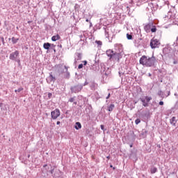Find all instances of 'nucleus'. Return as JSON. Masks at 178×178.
<instances>
[{"label":"nucleus","mask_w":178,"mask_h":178,"mask_svg":"<svg viewBox=\"0 0 178 178\" xmlns=\"http://www.w3.org/2000/svg\"><path fill=\"white\" fill-rule=\"evenodd\" d=\"M115 51L108 49L106 51V54L111 62L120 63V59L123 58V47H122V44H115Z\"/></svg>","instance_id":"1"},{"label":"nucleus","mask_w":178,"mask_h":178,"mask_svg":"<svg viewBox=\"0 0 178 178\" xmlns=\"http://www.w3.org/2000/svg\"><path fill=\"white\" fill-rule=\"evenodd\" d=\"M156 62V58L152 55V57H148L147 56H142V57L139 60L140 65H143V66H145L146 67H152V66L155 65Z\"/></svg>","instance_id":"2"},{"label":"nucleus","mask_w":178,"mask_h":178,"mask_svg":"<svg viewBox=\"0 0 178 178\" xmlns=\"http://www.w3.org/2000/svg\"><path fill=\"white\" fill-rule=\"evenodd\" d=\"M69 67L65 65L64 69L62 67H59L58 70V72L59 75L60 76L61 74L63 75V78L66 79L67 80H69L70 79V72H69Z\"/></svg>","instance_id":"3"},{"label":"nucleus","mask_w":178,"mask_h":178,"mask_svg":"<svg viewBox=\"0 0 178 178\" xmlns=\"http://www.w3.org/2000/svg\"><path fill=\"white\" fill-rule=\"evenodd\" d=\"M144 30L147 33H156V26L154 25L153 21H150L144 26Z\"/></svg>","instance_id":"4"},{"label":"nucleus","mask_w":178,"mask_h":178,"mask_svg":"<svg viewBox=\"0 0 178 178\" xmlns=\"http://www.w3.org/2000/svg\"><path fill=\"white\" fill-rule=\"evenodd\" d=\"M83 87H84V85H83V83H78L76 85L71 86L70 91L72 94H79V92H81Z\"/></svg>","instance_id":"5"},{"label":"nucleus","mask_w":178,"mask_h":178,"mask_svg":"<svg viewBox=\"0 0 178 178\" xmlns=\"http://www.w3.org/2000/svg\"><path fill=\"white\" fill-rule=\"evenodd\" d=\"M139 100L141 101L143 106H145V108H147V106H149V102L150 101H152V97L145 96L143 97H140Z\"/></svg>","instance_id":"6"},{"label":"nucleus","mask_w":178,"mask_h":178,"mask_svg":"<svg viewBox=\"0 0 178 178\" xmlns=\"http://www.w3.org/2000/svg\"><path fill=\"white\" fill-rule=\"evenodd\" d=\"M59 116H60V110H59V108H56L54 111L51 112V117L53 120H56Z\"/></svg>","instance_id":"7"},{"label":"nucleus","mask_w":178,"mask_h":178,"mask_svg":"<svg viewBox=\"0 0 178 178\" xmlns=\"http://www.w3.org/2000/svg\"><path fill=\"white\" fill-rule=\"evenodd\" d=\"M159 40L157 39L155 40H152L150 42V47L152 49H155V48H158V47H159Z\"/></svg>","instance_id":"8"},{"label":"nucleus","mask_w":178,"mask_h":178,"mask_svg":"<svg viewBox=\"0 0 178 178\" xmlns=\"http://www.w3.org/2000/svg\"><path fill=\"white\" fill-rule=\"evenodd\" d=\"M19 51L16 50L15 51L11 53L9 56L10 60H16L19 57Z\"/></svg>","instance_id":"9"},{"label":"nucleus","mask_w":178,"mask_h":178,"mask_svg":"<svg viewBox=\"0 0 178 178\" xmlns=\"http://www.w3.org/2000/svg\"><path fill=\"white\" fill-rule=\"evenodd\" d=\"M47 81L49 84H51V83H55V81H56V78L54 76L52 72L49 73V76L47 78Z\"/></svg>","instance_id":"10"},{"label":"nucleus","mask_w":178,"mask_h":178,"mask_svg":"<svg viewBox=\"0 0 178 178\" xmlns=\"http://www.w3.org/2000/svg\"><path fill=\"white\" fill-rule=\"evenodd\" d=\"M147 136H148V129H143L140 134V137L141 138H147Z\"/></svg>","instance_id":"11"},{"label":"nucleus","mask_w":178,"mask_h":178,"mask_svg":"<svg viewBox=\"0 0 178 178\" xmlns=\"http://www.w3.org/2000/svg\"><path fill=\"white\" fill-rule=\"evenodd\" d=\"M76 58L74 59V63H77V60H81L83 58V54L81 53H76L75 54Z\"/></svg>","instance_id":"12"},{"label":"nucleus","mask_w":178,"mask_h":178,"mask_svg":"<svg viewBox=\"0 0 178 178\" xmlns=\"http://www.w3.org/2000/svg\"><path fill=\"white\" fill-rule=\"evenodd\" d=\"M170 124H172V126H174L175 127H176V124L177 123V119H176V117H172L170 120Z\"/></svg>","instance_id":"13"},{"label":"nucleus","mask_w":178,"mask_h":178,"mask_svg":"<svg viewBox=\"0 0 178 178\" xmlns=\"http://www.w3.org/2000/svg\"><path fill=\"white\" fill-rule=\"evenodd\" d=\"M90 70H94L95 72L99 70V67L98 66V64H97V63H95V64L91 65Z\"/></svg>","instance_id":"14"},{"label":"nucleus","mask_w":178,"mask_h":178,"mask_svg":"<svg viewBox=\"0 0 178 178\" xmlns=\"http://www.w3.org/2000/svg\"><path fill=\"white\" fill-rule=\"evenodd\" d=\"M10 40H11L13 45L17 44V42H19V38H18L13 37L12 38H8L9 41H10Z\"/></svg>","instance_id":"15"},{"label":"nucleus","mask_w":178,"mask_h":178,"mask_svg":"<svg viewBox=\"0 0 178 178\" xmlns=\"http://www.w3.org/2000/svg\"><path fill=\"white\" fill-rule=\"evenodd\" d=\"M44 49H47V51H49L51 49V43L49 42H45L43 44Z\"/></svg>","instance_id":"16"},{"label":"nucleus","mask_w":178,"mask_h":178,"mask_svg":"<svg viewBox=\"0 0 178 178\" xmlns=\"http://www.w3.org/2000/svg\"><path fill=\"white\" fill-rule=\"evenodd\" d=\"M106 109L108 112H112L113 111V109H115V104H111L108 105Z\"/></svg>","instance_id":"17"},{"label":"nucleus","mask_w":178,"mask_h":178,"mask_svg":"<svg viewBox=\"0 0 178 178\" xmlns=\"http://www.w3.org/2000/svg\"><path fill=\"white\" fill-rule=\"evenodd\" d=\"M156 172H158V168L156 167L152 166L150 168V173L152 175L156 173Z\"/></svg>","instance_id":"18"},{"label":"nucleus","mask_w":178,"mask_h":178,"mask_svg":"<svg viewBox=\"0 0 178 178\" xmlns=\"http://www.w3.org/2000/svg\"><path fill=\"white\" fill-rule=\"evenodd\" d=\"M58 40H60V36L58 34L51 37V41L55 42V41H58Z\"/></svg>","instance_id":"19"},{"label":"nucleus","mask_w":178,"mask_h":178,"mask_svg":"<svg viewBox=\"0 0 178 178\" xmlns=\"http://www.w3.org/2000/svg\"><path fill=\"white\" fill-rule=\"evenodd\" d=\"M157 95H159V97H161V98L163 99V98H165V92H163L162 90H159L157 92Z\"/></svg>","instance_id":"20"},{"label":"nucleus","mask_w":178,"mask_h":178,"mask_svg":"<svg viewBox=\"0 0 178 178\" xmlns=\"http://www.w3.org/2000/svg\"><path fill=\"white\" fill-rule=\"evenodd\" d=\"M74 129H76V130H80V129H81V123L76 122L74 125Z\"/></svg>","instance_id":"21"},{"label":"nucleus","mask_w":178,"mask_h":178,"mask_svg":"<svg viewBox=\"0 0 178 178\" xmlns=\"http://www.w3.org/2000/svg\"><path fill=\"white\" fill-rule=\"evenodd\" d=\"M103 30H104L106 38H108V40H109V32H108V30L106 29V27H104Z\"/></svg>","instance_id":"22"},{"label":"nucleus","mask_w":178,"mask_h":178,"mask_svg":"<svg viewBox=\"0 0 178 178\" xmlns=\"http://www.w3.org/2000/svg\"><path fill=\"white\" fill-rule=\"evenodd\" d=\"M95 88H97V83L92 82L90 84V90H95Z\"/></svg>","instance_id":"23"},{"label":"nucleus","mask_w":178,"mask_h":178,"mask_svg":"<svg viewBox=\"0 0 178 178\" xmlns=\"http://www.w3.org/2000/svg\"><path fill=\"white\" fill-rule=\"evenodd\" d=\"M164 95L166 98L170 95V90H166L165 92H164Z\"/></svg>","instance_id":"24"},{"label":"nucleus","mask_w":178,"mask_h":178,"mask_svg":"<svg viewBox=\"0 0 178 178\" xmlns=\"http://www.w3.org/2000/svg\"><path fill=\"white\" fill-rule=\"evenodd\" d=\"M147 9H151V10H154V3H149L148 4Z\"/></svg>","instance_id":"25"},{"label":"nucleus","mask_w":178,"mask_h":178,"mask_svg":"<svg viewBox=\"0 0 178 178\" xmlns=\"http://www.w3.org/2000/svg\"><path fill=\"white\" fill-rule=\"evenodd\" d=\"M76 101V96H74L73 97H71L69 99L68 102H74Z\"/></svg>","instance_id":"26"},{"label":"nucleus","mask_w":178,"mask_h":178,"mask_svg":"<svg viewBox=\"0 0 178 178\" xmlns=\"http://www.w3.org/2000/svg\"><path fill=\"white\" fill-rule=\"evenodd\" d=\"M127 40H133V35L127 33Z\"/></svg>","instance_id":"27"},{"label":"nucleus","mask_w":178,"mask_h":178,"mask_svg":"<svg viewBox=\"0 0 178 178\" xmlns=\"http://www.w3.org/2000/svg\"><path fill=\"white\" fill-rule=\"evenodd\" d=\"M135 123H136V124H140V123H141V120H140V118H137L135 120Z\"/></svg>","instance_id":"28"},{"label":"nucleus","mask_w":178,"mask_h":178,"mask_svg":"<svg viewBox=\"0 0 178 178\" xmlns=\"http://www.w3.org/2000/svg\"><path fill=\"white\" fill-rule=\"evenodd\" d=\"M169 15H172V12L169 11L168 15H165V17H167V19H170V17H172V15H170L169 17Z\"/></svg>","instance_id":"29"},{"label":"nucleus","mask_w":178,"mask_h":178,"mask_svg":"<svg viewBox=\"0 0 178 178\" xmlns=\"http://www.w3.org/2000/svg\"><path fill=\"white\" fill-rule=\"evenodd\" d=\"M22 91H23V88H19L18 89H17V90H15V92H22Z\"/></svg>","instance_id":"30"},{"label":"nucleus","mask_w":178,"mask_h":178,"mask_svg":"<svg viewBox=\"0 0 178 178\" xmlns=\"http://www.w3.org/2000/svg\"><path fill=\"white\" fill-rule=\"evenodd\" d=\"M118 73H119L120 77H121V79H123V76H123V74H124V72H122L120 71Z\"/></svg>","instance_id":"31"},{"label":"nucleus","mask_w":178,"mask_h":178,"mask_svg":"<svg viewBox=\"0 0 178 178\" xmlns=\"http://www.w3.org/2000/svg\"><path fill=\"white\" fill-rule=\"evenodd\" d=\"M131 136L133 137V138H136V134H134V131H131Z\"/></svg>","instance_id":"32"},{"label":"nucleus","mask_w":178,"mask_h":178,"mask_svg":"<svg viewBox=\"0 0 178 178\" xmlns=\"http://www.w3.org/2000/svg\"><path fill=\"white\" fill-rule=\"evenodd\" d=\"M96 44H97V45H102V42L100 40H97Z\"/></svg>","instance_id":"33"},{"label":"nucleus","mask_w":178,"mask_h":178,"mask_svg":"<svg viewBox=\"0 0 178 178\" xmlns=\"http://www.w3.org/2000/svg\"><path fill=\"white\" fill-rule=\"evenodd\" d=\"M0 38L1 40V42H2L3 45H5V39L3 38V37H1Z\"/></svg>","instance_id":"34"},{"label":"nucleus","mask_w":178,"mask_h":178,"mask_svg":"<svg viewBox=\"0 0 178 178\" xmlns=\"http://www.w3.org/2000/svg\"><path fill=\"white\" fill-rule=\"evenodd\" d=\"M101 129L105 131V126L104 124L100 125Z\"/></svg>","instance_id":"35"},{"label":"nucleus","mask_w":178,"mask_h":178,"mask_svg":"<svg viewBox=\"0 0 178 178\" xmlns=\"http://www.w3.org/2000/svg\"><path fill=\"white\" fill-rule=\"evenodd\" d=\"M55 47H56V45H55V44H51L50 49H55Z\"/></svg>","instance_id":"36"},{"label":"nucleus","mask_w":178,"mask_h":178,"mask_svg":"<svg viewBox=\"0 0 178 178\" xmlns=\"http://www.w3.org/2000/svg\"><path fill=\"white\" fill-rule=\"evenodd\" d=\"M48 98H49V99H51V98H52V93H51V92L48 93Z\"/></svg>","instance_id":"37"},{"label":"nucleus","mask_w":178,"mask_h":178,"mask_svg":"<svg viewBox=\"0 0 178 178\" xmlns=\"http://www.w3.org/2000/svg\"><path fill=\"white\" fill-rule=\"evenodd\" d=\"M83 66H84V65L79 64V66H78V69H83Z\"/></svg>","instance_id":"38"},{"label":"nucleus","mask_w":178,"mask_h":178,"mask_svg":"<svg viewBox=\"0 0 178 178\" xmlns=\"http://www.w3.org/2000/svg\"><path fill=\"white\" fill-rule=\"evenodd\" d=\"M111 98V93H108L107 97H106V99H109Z\"/></svg>","instance_id":"39"},{"label":"nucleus","mask_w":178,"mask_h":178,"mask_svg":"<svg viewBox=\"0 0 178 178\" xmlns=\"http://www.w3.org/2000/svg\"><path fill=\"white\" fill-rule=\"evenodd\" d=\"M88 85V82L87 81H85L84 83H83V87Z\"/></svg>","instance_id":"40"},{"label":"nucleus","mask_w":178,"mask_h":178,"mask_svg":"<svg viewBox=\"0 0 178 178\" xmlns=\"http://www.w3.org/2000/svg\"><path fill=\"white\" fill-rule=\"evenodd\" d=\"M54 170H55V168H52V169L50 170V173H51V175H53Z\"/></svg>","instance_id":"41"},{"label":"nucleus","mask_w":178,"mask_h":178,"mask_svg":"<svg viewBox=\"0 0 178 178\" xmlns=\"http://www.w3.org/2000/svg\"><path fill=\"white\" fill-rule=\"evenodd\" d=\"M83 66H86L87 65L88 62H87V60H83Z\"/></svg>","instance_id":"42"},{"label":"nucleus","mask_w":178,"mask_h":178,"mask_svg":"<svg viewBox=\"0 0 178 178\" xmlns=\"http://www.w3.org/2000/svg\"><path fill=\"white\" fill-rule=\"evenodd\" d=\"M163 104H164L163 102L161 101L159 102V105L163 106Z\"/></svg>","instance_id":"43"},{"label":"nucleus","mask_w":178,"mask_h":178,"mask_svg":"<svg viewBox=\"0 0 178 178\" xmlns=\"http://www.w3.org/2000/svg\"><path fill=\"white\" fill-rule=\"evenodd\" d=\"M15 62H17V63H20V59H16Z\"/></svg>","instance_id":"44"},{"label":"nucleus","mask_w":178,"mask_h":178,"mask_svg":"<svg viewBox=\"0 0 178 178\" xmlns=\"http://www.w3.org/2000/svg\"><path fill=\"white\" fill-rule=\"evenodd\" d=\"M110 168H113V170H115L116 169V168L113 167V165H110Z\"/></svg>","instance_id":"45"},{"label":"nucleus","mask_w":178,"mask_h":178,"mask_svg":"<svg viewBox=\"0 0 178 178\" xmlns=\"http://www.w3.org/2000/svg\"><path fill=\"white\" fill-rule=\"evenodd\" d=\"M3 106V103H0V108H2Z\"/></svg>","instance_id":"46"},{"label":"nucleus","mask_w":178,"mask_h":178,"mask_svg":"<svg viewBox=\"0 0 178 178\" xmlns=\"http://www.w3.org/2000/svg\"><path fill=\"white\" fill-rule=\"evenodd\" d=\"M56 124H57V125L60 124V121H57Z\"/></svg>","instance_id":"47"},{"label":"nucleus","mask_w":178,"mask_h":178,"mask_svg":"<svg viewBox=\"0 0 178 178\" xmlns=\"http://www.w3.org/2000/svg\"><path fill=\"white\" fill-rule=\"evenodd\" d=\"M130 148H133V143L129 144Z\"/></svg>","instance_id":"48"},{"label":"nucleus","mask_w":178,"mask_h":178,"mask_svg":"<svg viewBox=\"0 0 178 178\" xmlns=\"http://www.w3.org/2000/svg\"><path fill=\"white\" fill-rule=\"evenodd\" d=\"M74 105H77V102L76 100L73 102Z\"/></svg>","instance_id":"49"},{"label":"nucleus","mask_w":178,"mask_h":178,"mask_svg":"<svg viewBox=\"0 0 178 178\" xmlns=\"http://www.w3.org/2000/svg\"><path fill=\"white\" fill-rule=\"evenodd\" d=\"M148 115H149V113H147L145 114V116H148Z\"/></svg>","instance_id":"50"},{"label":"nucleus","mask_w":178,"mask_h":178,"mask_svg":"<svg viewBox=\"0 0 178 178\" xmlns=\"http://www.w3.org/2000/svg\"><path fill=\"white\" fill-rule=\"evenodd\" d=\"M140 45H141V43H140V42L138 43V47H140Z\"/></svg>","instance_id":"51"},{"label":"nucleus","mask_w":178,"mask_h":178,"mask_svg":"<svg viewBox=\"0 0 178 178\" xmlns=\"http://www.w3.org/2000/svg\"><path fill=\"white\" fill-rule=\"evenodd\" d=\"M131 155H133V150H130Z\"/></svg>","instance_id":"52"},{"label":"nucleus","mask_w":178,"mask_h":178,"mask_svg":"<svg viewBox=\"0 0 178 178\" xmlns=\"http://www.w3.org/2000/svg\"><path fill=\"white\" fill-rule=\"evenodd\" d=\"M86 22H90V19H86Z\"/></svg>","instance_id":"53"},{"label":"nucleus","mask_w":178,"mask_h":178,"mask_svg":"<svg viewBox=\"0 0 178 178\" xmlns=\"http://www.w3.org/2000/svg\"><path fill=\"white\" fill-rule=\"evenodd\" d=\"M107 159H111V156H108L107 157Z\"/></svg>","instance_id":"54"},{"label":"nucleus","mask_w":178,"mask_h":178,"mask_svg":"<svg viewBox=\"0 0 178 178\" xmlns=\"http://www.w3.org/2000/svg\"><path fill=\"white\" fill-rule=\"evenodd\" d=\"M47 165L45 164V165H43V168H47Z\"/></svg>","instance_id":"55"},{"label":"nucleus","mask_w":178,"mask_h":178,"mask_svg":"<svg viewBox=\"0 0 178 178\" xmlns=\"http://www.w3.org/2000/svg\"><path fill=\"white\" fill-rule=\"evenodd\" d=\"M142 40H143L142 38H139V39H138V41H142Z\"/></svg>","instance_id":"56"},{"label":"nucleus","mask_w":178,"mask_h":178,"mask_svg":"<svg viewBox=\"0 0 178 178\" xmlns=\"http://www.w3.org/2000/svg\"><path fill=\"white\" fill-rule=\"evenodd\" d=\"M54 49V51L56 52V49Z\"/></svg>","instance_id":"57"},{"label":"nucleus","mask_w":178,"mask_h":178,"mask_svg":"<svg viewBox=\"0 0 178 178\" xmlns=\"http://www.w3.org/2000/svg\"><path fill=\"white\" fill-rule=\"evenodd\" d=\"M149 76H152L151 73H149Z\"/></svg>","instance_id":"58"},{"label":"nucleus","mask_w":178,"mask_h":178,"mask_svg":"<svg viewBox=\"0 0 178 178\" xmlns=\"http://www.w3.org/2000/svg\"><path fill=\"white\" fill-rule=\"evenodd\" d=\"M90 26H92V23L90 22Z\"/></svg>","instance_id":"59"},{"label":"nucleus","mask_w":178,"mask_h":178,"mask_svg":"<svg viewBox=\"0 0 178 178\" xmlns=\"http://www.w3.org/2000/svg\"><path fill=\"white\" fill-rule=\"evenodd\" d=\"M28 158H30V154H28Z\"/></svg>","instance_id":"60"},{"label":"nucleus","mask_w":178,"mask_h":178,"mask_svg":"<svg viewBox=\"0 0 178 178\" xmlns=\"http://www.w3.org/2000/svg\"><path fill=\"white\" fill-rule=\"evenodd\" d=\"M60 48H62V44L60 45Z\"/></svg>","instance_id":"61"},{"label":"nucleus","mask_w":178,"mask_h":178,"mask_svg":"<svg viewBox=\"0 0 178 178\" xmlns=\"http://www.w3.org/2000/svg\"><path fill=\"white\" fill-rule=\"evenodd\" d=\"M137 104V102H134V104Z\"/></svg>","instance_id":"62"},{"label":"nucleus","mask_w":178,"mask_h":178,"mask_svg":"<svg viewBox=\"0 0 178 178\" xmlns=\"http://www.w3.org/2000/svg\"><path fill=\"white\" fill-rule=\"evenodd\" d=\"M143 177H145V175H143Z\"/></svg>","instance_id":"63"},{"label":"nucleus","mask_w":178,"mask_h":178,"mask_svg":"<svg viewBox=\"0 0 178 178\" xmlns=\"http://www.w3.org/2000/svg\"><path fill=\"white\" fill-rule=\"evenodd\" d=\"M174 64L176 65V62H174Z\"/></svg>","instance_id":"64"}]
</instances>
